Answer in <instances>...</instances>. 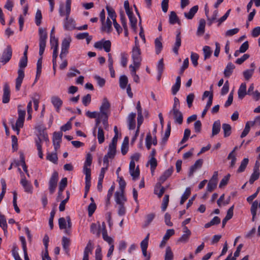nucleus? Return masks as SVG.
<instances>
[{
	"label": "nucleus",
	"instance_id": "obj_1",
	"mask_svg": "<svg viewBox=\"0 0 260 260\" xmlns=\"http://www.w3.org/2000/svg\"><path fill=\"white\" fill-rule=\"evenodd\" d=\"M92 156L91 154L87 153L83 166V173L85 175V188L87 191H89L91 185V170L90 167L92 164Z\"/></svg>",
	"mask_w": 260,
	"mask_h": 260
},
{
	"label": "nucleus",
	"instance_id": "obj_2",
	"mask_svg": "<svg viewBox=\"0 0 260 260\" xmlns=\"http://www.w3.org/2000/svg\"><path fill=\"white\" fill-rule=\"evenodd\" d=\"M27 58L22 57L19 63V69L18 70V77L16 79L15 88L17 91L20 89L21 84L24 77V72L23 69L27 66Z\"/></svg>",
	"mask_w": 260,
	"mask_h": 260
},
{
	"label": "nucleus",
	"instance_id": "obj_3",
	"mask_svg": "<svg viewBox=\"0 0 260 260\" xmlns=\"http://www.w3.org/2000/svg\"><path fill=\"white\" fill-rule=\"evenodd\" d=\"M18 118L16 120V123H14V119H12L11 120V124L12 128L13 131L17 132V134L18 135L20 132V129L23 126L24 118L25 116V111L18 109Z\"/></svg>",
	"mask_w": 260,
	"mask_h": 260
},
{
	"label": "nucleus",
	"instance_id": "obj_4",
	"mask_svg": "<svg viewBox=\"0 0 260 260\" xmlns=\"http://www.w3.org/2000/svg\"><path fill=\"white\" fill-rule=\"evenodd\" d=\"M132 58L133 61V66L136 68H140L142 57L141 56V51L139 47V43L135 41V45L133 47L132 51Z\"/></svg>",
	"mask_w": 260,
	"mask_h": 260
},
{
	"label": "nucleus",
	"instance_id": "obj_5",
	"mask_svg": "<svg viewBox=\"0 0 260 260\" xmlns=\"http://www.w3.org/2000/svg\"><path fill=\"white\" fill-rule=\"evenodd\" d=\"M39 55L42 56L44 52L46 47V40L47 39V33L46 29L40 28L39 29Z\"/></svg>",
	"mask_w": 260,
	"mask_h": 260
},
{
	"label": "nucleus",
	"instance_id": "obj_6",
	"mask_svg": "<svg viewBox=\"0 0 260 260\" xmlns=\"http://www.w3.org/2000/svg\"><path fill=\"white\" fill-rule=\"evenodd\" d=\"M71 39L70 37L64 38L61 43V50L59 54V57L61 59L65 58L69 52Z\"/></svg>",
	"mask_w": 260,
	"mask_h": 260
},
{
	"label": "nucleus",
	"instance_id": "obj_7",
	"mask_svg": "<svg viewBox=\"0 0 260 260\" xmlns=\"http://www.w3.org/2000/svg\"><path fill=\"white\" fill-rule=\"evenodd\" d=\"M58 180V173L56 171H54L49 181V190L50 194H53L57 186V182Z\"/></svg>",
	"mask_w": 260,
	"mask_h": 260
},
{
	"label": "nucleus",
	"instance_id": "obj_8",
	"mask_svg": "<svg viewBox=\"0 0 260 260\" xmlns=\"http://www.w3.org/2000/svg\"><path fill=\"white\" fill-rule=\"evenodd\" d=\"M169 116L173 118L175 123L181 124L183 122V114L179 109L171 110L169 113Z\"/></svg>",
	"mask_w": 260,
	"mask_h": 260
},
{
	"label": "nucleus",
	"instance_id": "obj_9",
	"mask_svg": "<svg viewBox=\"0 0 260 260\" xmlns=\"http://www.w3.org/2000/svg\"><path fill=\"white\" fill-rule=\"evenodd\" d=\"M110 104L106 98L103 100L102 104L100 108L99 114L100 117L106 116L110 114Z\"/></svg>",
	"mask_w": 260,
	"mask_h": 260
},
{
	"label": "nucleus",
	"instance_id": "obj_10",
	"mask_svg": "<svg viewBox=\"0 0 260 260\" xmlns=\"http://www.w3.org/2000/svg\"><path fill=\"white\" fill-rule=\"evenodd\" d=\"M67 9H66V19L64 22V28L66 30H72L75 28V21L74 20L69 18L71 9H69L68 12Z\"/></svg>",
	"mask_w": 260,
	"mask_h": 260
},
{
	"label": "nucleus",
	"instance_id": "obj_11",
	"mask_svg": "<svg viewBox=\"0 0 260 260\" xmlns=\"http://www.w3.org/2000/svg\"><path fill=\"white\" fill-rule=\"evenodd\" d=\"M12 55V49L10 46H8L4 50L0 62L3 64L7 63L11 58Z\"/></svg>",
	"mask_w": 260,
	"mask_h": 260
},
{
	"label": "nucleus",
	"instance_id": "obj_12",
	"mask_svg": "<svg viewBox=\"0 0 260 260\" xmlns=\"http://www.w3.org/2000/svg\"><path fill=\"white\" fill-rule=\"evenodd\" d=\"M20 184L23 186L24 191L29 193H32V186L30 182L26 180L24 175H21V179L20 180Z\"/></svg>",
	"mask_w": 260,
	"mask_h": 260
},
{
	"label": "nucleus",
	"instance_id": "obj_13",
	"mask_svg": "<svg viewBox=\"0 0 260 260\" xmlns=\"http://www.w3.org/2000/svg\"><path fill=\"white\" fill-rule=\"evenodd\" d=\"M129 172L131 175L133 177V180H136L139 178L140 176L139 169L138 167L135 169V162L133 161H130Z\"/></svg>",
	"mask_w": 260,
	"mask_h": 260
},
{
	"label": "nucleus",
	"instance_id": "obj_14",
	"mask_svg": "<svg viewBox=\"0 0 260 260\" xmlns=\"http://www.w3.org/2000/svg\"><path fill=\"white\" fill-rule=\"evenodd\" d=\"M93 249L92 241L89 240L84 248L82 260H89V254H91Z\"/></svg>",
	"mask_w": 260,
	"mask_h": 260
},
{
	"label": "nucleus",
	"instance_id": "obj_15",
	"mask_svg": "<svg viewBox=\"0 0 260 260\" xmlns=\"http://www.w3.org/2000/svg\"><path fill=\"white\" fill-rule=\"evenodd\" d=\"M173 172V168L172 167L166 170L164 173L160 176L159 182L157 184L160 187V184L163 183L169 177H170Z\"/></svg>",
	"mask_w": 260,
	"mask_h": 260
},
{
	"label": "nucleus",
	"instance_id": "obj_16",
	"mask_svg": "<svg viewBox=\"0 0 260 260\" xmlns=\"http://www.w3.org/2000/svg\"><path fill=\"white\" fill-rule=\"evenodd\" d=\"M115 202L118 205H124L126 201V198L124 195V191H116L115 193Z\"/></svg>",
	"mask_w": 260,
	"mask_h": 260
},
{
	"label": "nucleus",
	"instance_id": "obj_17",
	"mask_svg": "<svg viewBox=\"0 0 260 260\" xmlns=\"http://www.w3.org/2000/svg\"><path fill=\"white\" fill-rule=\"evenodd\" d=\"M50 43L52 49H53L52 55H58V39L55 37L50 36Z\"/></svg>",
	"mask_w": 260,
	"mask_h": 260
},
{
	"label": "nucleus",
	"instance_id": "obj_18",
	"mask_svg": "<svg viewBox=\"0 0 260 260\" xmlns=\"http://www.w3.org/2000/svg\"><path fill=\"white\" fill-rule=\"evenodd\" d=\"M51 101L56 111L59 112L60 108L62 105V100L57 96H53L51 97Z\"/></svg>",
	"mask_w": 260,
	"mask_h": 260
},
{
	"label": "nucleus",
	"instance_id": "obj_19",
	"mask_svg": "<svg viewBox=\"0 0 260 260\" xmlns=\"http://www.w3.org/2000/svg\"><path fill=\"white\" fill-rule=\"evenodd\" d=\"M10 90L8 84H5L4 86V93L3 95V103L6 104L10 101Z\"/></svg>",
	"mask_w": 260,
	"mask_h": 260
},
{
	"label": "nucleus",
	"instance_id": "obj_20",
	"mask_svg": "<svg viewBox=\"0 0 260 260\" xmlns=\"http://www.w3.org/2000/svg\"><path fill=\"white\" fill-rule=\"evenodd\" d=\"M203 163V160L202 159L197 160L193 165L191 166L189 169L188 175L191 177L193 175L194 172L196 171L198 169L201 168Z\"/></svg>",
	"mask_w": 260,
	"mask_h": 260
},
{
	"label": "nucleus",
	"instance_id": "obj_21",
	"mask_svg": "<svg viewBox=\"0 0 260 260\" xmlns=\"http://www.w3.org/2000/svg\"><path fill=\"white\" fill-rule=\"evenodd\" d=\"M181 44V32L178 31L176 36V41L173 48V52L176 54H178V50Z\"/></svg>",
	"mask_w": 260,
	"mask_h": 260
},
{
	"label": "nucleus",
	"instance_id": "obj_22",
	"mask_svg": "<svg viewBox=\"0 0 260 260\" xmlns=\"http://www.w3.org/2000/svg\"><path fill=\"white\" fill-rule=\"evenodd\" d=\"M102 30L106 31L108 33H110L111 32L112 28V22L109 18H107L106 22L103 21L102 22Z\"/></svg>",
	"mask_w": 260,
	"mask_h": 260
},
{
	"label": "nucleus",
	"instance_id": "obj_23",
	"mask_svg": "<svg viewBox=\"0 0 260 260\" xmlns=\"http://www.w3.org/2000/svg\"><path fill=\"white\" fill-rule=\"evenodd\" d=\"M130 69L131 75L133 77V80L137 83L140 82V78L139 76L136 74V71L139 69V68H136L135 66H133V64H131L129 67Z\"/></svg>",
	"mask_w": 260,
	"mask_h": 260
},
{
	"label": "nucleus",
	"instance_id": "obj_24",
	"mask_svg": "<svg viewBox=\"0 0 260 260\" xmlns=\"http://www.w3.org/2000/svg\"><path fill=\"white\" fill-rule=\"evenodd\" d=\"M220 128L221 124L220 120H217L214 121L212 125L211 137H213L214 136L217 135L220 132Z\"/></svg>",
	"mask_w": 260,
	"mask_h": 260
},
{
	"label": "nucleus",
	"instance_id": "obj_25",
	"mask_svg": "<svg viewBox=\"0 0 260 260\" xmlns=\"http://www.w3.org/2000/svg\"><path fill=\"white\" fill-rule=\"evenodd\" d=\"M136 113H131L127 117V122L128 124V128L129 129H134L135 128L136 122L135 117Z\"/></svg>",
	"mask_w": 260,
	"mask_h": 260
},
{
	"label": "nucleus",
	"instance_id": "obj_26",
	"mask_svg": "<svg viewBox=\"0 0 260 260\" xmlns=\"http://www.w3.org/2000/svg\"><path fill=\"white\" fill-rule=\"evenodd\" d=\"M238 98L239 99H243L244 96L247 94L246 91V84L245 83H242L238 89Z\"/></svg>",
	"mask_w": 260,
	"mask_h": 260
},
{
	"label": "nucleus",
	"instance_id": "obj_27",
	"mask_svg": "<svg viewBox=\"0 0 260 260\" xmlns=\"http://www.w3.org/2000/svg\"><path fill=\"white\" fill-rule=\"evenodd\" d=\"M198 8L197 5L193 6L190 9L188 12H185L184 13V16L188 19H192L197 12Z\"/></svg>",
	"mask_w": 260,
	"mask_h": 260
},
{
	"label": "nucleus",
	"instance_id": "obj_28",
	"mask_svg": "<svg viewBox=\"0 0 260 260\" xmlns=\"http://www.w3.org/2000/svg\"><path fill=\"white\" fill-rule=\"evenodd\" d=\"M235 66L232 62H229L227 64L224 71V75L225 77L229 78L233 73Z\"/></svg>",
	"mask_w": 260,
	"mask_h": 260
},
{
	"label": "nucleus",
	"instance_id": "obj_29",
	"mask_svg": "<svg viewBox=\"0 0 260 260\" xmlns=\"http://www.w3.org/2000/svg\"><path fill=\"white\" fill-rule=\"evenodd\" d=\"M128 142L129 139L128 137H125L124 138L123 142L121 147V151L122 154L124 155H125L128 150Z\"/></svg>",
	"mask_w": 260,
	"mask_h": 260
},
{
	"label": "nucleus",
	"instance_id": "obj_30",
	"mask_svg": "<svg viewBox=\"0 0 260 260\" xmlns=\"http://www.w3.org/2000/svg\"><path fill=\"white\" fill-rule=\"evenodd\" d=\"M181 86V77L178 76L176 79V83L172 87V93L173 95H175L179 91Z\"/></svg>",
	"mask_w": 260,
	"mask_h": 260
},
{
	"label": "nucleus",
	"instance_id": "obj_31",
	"mask_svg": "<svg viewBox=\"0 0 260 260\" xmlns=\"http://www.w3.org/2000/svg\"><path fill=\"white\" fill-rule=\"evenodd\" d=\"M206 25L205 20L201 19L199 21V25L198 27L197 34L198 36H202L205 32V27Z\"/></svg>",
	"mask_w": 260,
	"mask_h": 260
},
{
	"label": "nucleus",
	"instance_id": "obj_32",
	"mask_svg": "<svg viewBox=\"0 0 260 260\" xmlns=\"http://www.w3.org/2000/svg\"><path fill=\"white\" fill-rule=\"evenodd\" d=\"M128 78L126 76L121 75L119 78V86L122 89H125L128 84Z\"/></svg>",
	"mask_w": 260,
	"mask_h": 260
},
{
	"label": "nucleus",
	"instance_id": "obj_33",
	"mask_svg": "<svg viewBox=\"0 0 260 260\" xmlns=\"http://www.w3.org/2000/svg\"><path fill=\"white\" fill-rule=\"evenodd\" d=\"M0 226L3 229L4 234L6 235L7 233V224L6 219L4 215L0 213Z\"/></svg>",
	"mask_w": 260,
	"mask_h": 260
},
{
	"label": "nucleus",
	"instance_id": "obj_34",
	"mask_svg": "<svg viewBox=\"0 0 260 260\" xmlns=\"http://www.w3.org/2000/svg\"><path fill=\"white\" fill-rule=\"evenodd\" d=\"M169 22L171 24H174L176 23L180 24V20H179L176 13L174 11H172L170 13L169 16Z\"/></svg>",
	"mask_w": 260,
	"mask_h": 260
},
{
	"label": "nucleus",
	"instance_id": "obj_35",
	"mask_svg": "<svg viewBox=\"0 0 260 260\" xmlns=\"http://www.w3.org/2000/svg\"><path fill=\"white\" fill-rule=\"evenodd\" d=\"M116 146L109 144L108 151L106 154L109 156L110 158H113L116 154Z\"/></svg>",
	"mask_w": 260,
	"mask_h": 260
},
{
	"label": "nucleus",
	"instance_id": "obj_36",
	"mask_svg": "<svg viewBox=\"0 0 260 260\" xmlns=\"http://www.w3.org/2000/svg\"><path fill=\"white\" fill-rule=\"evenodd\" d=\"M161 38H157L155 40V52L157 54H158L162 50V45L161 42Z\"/></svg>",
	"mask_w": 260,
	"mask_h": 260
},
{
	"label": "nucleus",
	"instance_id": "obj_37",
	"mask_svg": "<svg viewBox=\"0 0 260 260\" xmlns=\"http://www.w3.org/2000/svg\"><path fill=\"white\" fill-rule=\"evenodd\" d=\"M258 206V202L257 201H254L251 205L250 211L252 215V220L254 221L255 220V216L256 215V210Z\"/></svg>",
	"mask_w": 260,
	"mask_h": 260
},
{
	"label": "nucleus",
	"instance_id": "obj_38",
	"mask_svg": "<svg viewBox=\"0 0 260 260\" xmlns=\"http://www.w3.org/2000/svg\"><path fill=\"white\" fill-rule=\"evenodd\" d=\"M40 97V95L37 93H34L31 96L34 105V108L36 111H37L39 108Z\"/></svg>",
	"mask_w": 260,
	"mask_h": 260
},
{
	"label": "nucleus",
	"instance_id": "obj_39",
	"mask_svg": "<svg viewBox=\"0 0 260 260\" xmlns=\"http://www.w3.org/2000/svg\"><path fill=\"white\" fill-rule=\"evenodd\" d=\"M249 159L248 158H244L241 162L240 166L237 170L238 173L244 172L248 164Z\"/></svg>",
	"mask_w": 260,
	"mask_h": 260
},
{
	"label": "nucleus",
	"instance_id": "obj_40",
	"mask_svg": "<svg viewBox=\"0 0 260 260\" xmlns=\"http://www.w3.org/2000/svg\"><path fill=\"white\" fill-rule=\"evenodd\" d=\"M190 194H191L190 188L189 187L186 188L185 190V192L182 196V197H181V199L180 200V202L181 205H183L184 203V202L188 198V197H189Z\"/></svg>",
	"mask_w": 260,
	"mask_h": 260
},
{
	"label": "nucleus",
	"instance_id": "obj_41",
	"mask_svg": "<svg viewBox=\"0 0 260 260\" xmlns=\"http://www.w3.org/2000/svg\"><path fill=\"white\" fill-rule=\"evenodd\" d=\"M115 187L114 185H112L109 189L108 193L107 195V198L106 201V206L107 207L110 204V199L112 196L113 192L114 191Z\"/></svg>",
	"mask_w": 260,
	"mask_h": 260
},
{
	"label": "nucleus",
	"instance_id": "obj_42",
	"mask_svg": "<svg viewBox=\"0 0 260 260\" xmlns=\"http://www.w3.org/2000/svg\"><path fill=\"white\" fill-rule=\"evenodd\" d=\"M222 127L224 132V137H228L230 136L231 134L232 129L231 125L227 123H223Z\"/></svg>",
	"mask_w": 260,
	"mask_h": 260
},
{
	"label": "nucleus",
	"instance_id": "obj_43",
	"mask_svg": "<svg viewBox=\"0 0 260 260\" xmlns=\"http://www.w3.org/2000/svg\"><path fill=\"white\" fill-rule=\"evenodd\" d=\"M166 190V188L160 185V187L157 184L154 189V193L158 196L159 198H161Z\"/></svg>",
	"mask_w": 260,
	"mask_h": 260
},
{
	"label": "nucleus",
	"instance_id": "obj_44",
	"mask_svg": "<svg viewBox=\"0 0 260 260\" xmlns=\"http://www.w3.org/2000/svg\"><path fill=\"white\" fill-rule=\"evenodd\" d=\"M203 51L204 53V60L209 58L212 53L211 48L208 46H205L204 47Z\"/></svg>",
	"mask_w": 260,
	"mask_h": 260
},
{
	"label": "nucleus",
	"instance_id": "obj_45",
	"mask_svg": "<svg viewBox=\"0 0 260 260\" xmlns=\"http://www.w3.org/2000/svg\"><path fill=\"white\" fill-rule=\"evenodd\" d=\"M174 254L170 247L168 246L166 249L165 260H173Z\"/></svg>",
	"mask_w": 260,
	"mask_h": 260
},
{
	"label": "nucleus",
	"instance_id": "obj_46",
	"mask_svg": "<svg viewBox=\"0 0 260 260\" xmlns=\"http://www.w3.org/2000/svg\"><path fill=\"white\" fill-rule=\"evenodd\" d=\"M98 139L100 144L103 143L105 141L104 132L101 127L98 128Z\"/></svg>",
	"mask_w": 260,
	"mask_h": 260
},
{
	"label": "nucleus",
	"instance_id": "obj_47",
	"mask_svg": "<svg viewBox=\"0 0 260 260\" xmlns=\"http://www.w3.org/2000/svg\"><path fill=\"white\" fill-rule=\"evenodd\" d=\"M62 245L63 248L67 253L69 252V247L70 245V240L69 238L63 237L62 239Z\"/></svg>",
	"mask_w": 260,
	"mask_h": 260
},
{
	"label": "nucleus",
	"instance_id": "obj_48",
	"mask_svg": "<svg viewBox=\"0 0 260 260\" xmlns=\"http://www.w3.org/2000/svg\"><path fill=\"white\" fill-rule=\"evenodd\" d=\"M171 129V121H168V124H167V128L165 132V136L163 137L162 140V141L164 143H165L168 140V139L170 135Z\"/></svg>",
	"mask_w": 260,
	"mask_h": 260
},
{
	"label": "nucleus",
	"instance_id": "obj_49",
	"mask_svg": "<svg viewBox=\"0 0 260 260\" xmlns=\"http://www.w3.org/2000/svg\"><path fill=\"white\" fill-rule=\"evenodd\" d=\"M47 159L51 161L54 164H57L58 157L56 152L48 153L47 155Z\"/></svg>",
	"mask_w": 260,
	"mask_h": 260
},
{
	"label": "nucleus",
	"instance_id": "obj_50",
	"mask_svg": "<svg viewBox=\"0 0 260 260\" xmlns=\"http://www.w3.org/2000/svg\"><path fill=\"white\" fill-rule=\"evenodd\" d=\"M106 9L108 11V17L109 18H111L112 19L113 21L116 20V13L114 10V9L110 7L107 6Z\"/></svg>",
	"mask_w": 260,
	"mask_h": 260
},
{
	"label": "nucleus",
	"instance_id": "obj_51",
	"mask_svg": "<svg viewBox=\"0 0 260 260\" xmlns=\"http://www.w3.org/2000/svg\"><path fill=\"white\" fill-rule=\"evenodd\" d=\"M120 56V63L122 67H126L127 63L128 54L125 52H122Z\"/></svg>",
	"mask_w": 260,
	"mask_h": 260
},
{
	"label": "nucleus",
	"instance_id": "obj_52",
	"mask_svg": "<svg viewBox=\"0 0 260 260\" xmlns=\"http://www.w3.org/2000/svg\"><path fill=\"white\" fill-rule=\"evenodd\" d=\"M169 202V196L166 194L162 200V203L161 204V210L164 212L167 209Z\"/></svg>",
	"mask_w": 260,
	"mask_h": 260
},
{
	"label": "nucleus",
	"instance_id": "obj_53",
	"mask_svg": "<svg viewBox=\"0 0 260 260\" xmlns=\"http://www.w3.org/2000/svg\"><path fill=\"white\" fill-rule=\"evenodd\" d=\"M254 69H251L250 70H246L243 72V74L245 80H249L251 78L254 73Z\"/></svg>",
	"mask_w": 260,
	"mask_h": 260
},
{
	"label": "nucleus",
	"instance_id": "obj_54",
	"mask_svg": "<svg viewBox=\"0 0 260 260\" xmlns=\"http://www.w3.org/2000/svg\"><path fill=\"white\" fill-rule=\"evenodd\" d=\"M90 231L93 234H96L98 237L100 235V230L97 227L95 223H92L90 228Z\"/></svg>",
	"mask_w": 260,
	"mask_h": 260
},
{
	"label": "nucleus",
	"instance_id": "obj_55",
	"mask_svg": "<svg viewBox=\"0 0 260 260\" xmlns=\"http://www.w3.org/2000/svg\"><path fill=\"white\" fill-rule=\"evenodd\" d=\"M155 216V214L153 213H150L146 215V220L145 221V226H147L152 221Z\"/></svg>",
	"mask_w": 260,
	"mask_h": 260
},
{
	"label": "nucleus",
	"instance_id": "obj_56",
	"mask_svg": "<svg viewBox=\"0 0 260 260\" xmlns=\"http://www.w3.org/2000/svg\"><path fill=\"white\" fill-rule=\"evenodd\" d=\"M259 176V172L253 171L249 179V182L250 184H253V182L258 179Z\"/></svg>",
	"mask_w": 260,
	"mask_h": 260
},
{
	"label": "nucleus",
	"instance_id": "obj_57",
	"mask_svg": "<svg viewBox=\"0 0 260 260\" xmlns=\"http://www.w3.org/2000/svg\"><path fill=\"white\" fill-rule=\"evenodd\" d=\"M42 57H41L38 60V61H37L36 79L38 77H39L41 75V70H42Z\"/></svg>",
	"mask_w": 260,
	"mask_h": 260
},
{
	"label": "nucleus",
	"instance_id": "obj_58",
	"mask_svg": "<svg viewBox=\"0 0 260 260\" xmlns=\"http://www.w3.org/2000/svg\"><path fill=\"white\" fill-rule=\"evenodd\" d=\"M199 56L197 53L191 52L190 55L191 61L194 67H197Z\"/></svg>",
	"mask_w": 260,
	"mask_h": 260
},
{
	"label": "nucleus",
	"instance_id": "obj_59",
	"mask_svg": "<svg viewBox=\"0 0 260 260\" xmlns=\"http://www.w3.org/2000/svg\"><path fill=\"white\" fill-rule=\"evenodd\" d=\"M148 163L150 165L151 171H154L157 165L156 158L154 157H151L150 159L149 160Z\"/></svg>",
	"mask_w": 260,
	"mask_h": 260
},
{
	"label": "nucleus",
	"instance_id": "obj_60",
	"mask_svg": "<svg viewBox=\"0 0 260 260\" xmlns=\"http://www.w3.org/2000/svg\"><path fill=\"white\" fill-rule=\"evenodd\" d=\"M67 178H63L61 181L59 182V192H62L64 189L66 188V187L67 185Z\"/></svg>",
	"mask_w": 260,
	"mask_h": 260
},
{
	"label": "nucleus",
	"instance_id": "obj_61",
	"mask_svg": "<svg viewBox=\"0 0 260 260\" xmlns=\"http://www.w3.org/2000/svg\"><path fill=\"white\" fill-rule=\"evenodd\" d=\"M91 97L90 94L84 96L82 98V102L85 106H87L91 102Z\"/></svg>",
	"mask_w": 260,
	"mask_h": 260
},
{
	"label": "nucleus",
	"instance_id": "obj_62",
	"mask_svg": "<svg viewBox=\"0 0 260 260\" xmlns=\"http://www.w3.org/2000/svg\"><path fill=\"white\" fill-rule=\"evenodd\" d=\"M194 98L195 96L193 93H190L187 96L186 102L188 108H190L192 106Z\"/></svg>",
	"mask_w": 260,
	"mask_h": 260
},
{
	"label": "nucleus",
	"instance_id": "obj_63",
	"mask_svg": "<svg viewBox=\"0 0 260 260\" xmlns=\"http://www.w3.org/2000/svg\"><path fill=\"white\" fill-rule=\"evenodd\" d=\"M96 208V204L94 203H91L88 207V215L91 216L94 212Z\"/></svg>",
	"mask_w": 260,
	"mask_h": 260
},
{
	"label": "nucleus",
	"instance_id": "obj_64",
	"mask_svg": "<svg viewBox=\"0 0 260 260\" xmlns=\"http://www.w3.org/2000/svg\"><path fill=\"white\" fill-rule=\"evenodd\" d=\"M95 260H102V254L101 248L98 246L95 250Z\"/></svg>",
	"mask_w": 260,
	"mask_h": 260
}]
</instances>
